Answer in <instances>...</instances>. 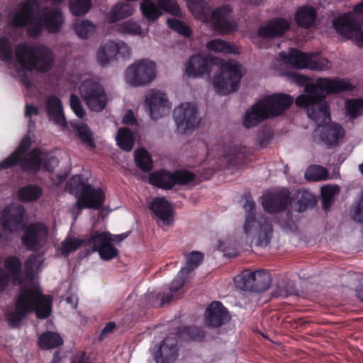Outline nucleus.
<instances>
[{
    "label": "nucleus",
    "mask_w": 363,
    "mask_h": 363,
    "mask_svg": "<svg viewBox=\"0 0 363 363\" xmlns=\"http://www.w3.org/2000/svg\"><path fill=\"white\" fill-rule=\"evenodd\" d=\"M352 89V84L346 79L318 78L314 84L306 86V93L298 96L295 102L296 106L306 108L308 117L321 126L330 121L325 96Z\"/></svg>",
    "instance_id": "obj_1"
},
{
    "label": "nucleus",
    "mask_w": 363,
    "mask_h": 363,
    "mask_svg": "<svg viewBox=\"0 0 363 363\" xmlns=\"http://www.w3.org/2000/svg\"><path fill=\"white\" fill-rule=\"evenodd\" d=\"M51 298L42 294L39 286L33 281L23 286L17 297L15 308L6 313L9 325L15 327L30 313L35 312L40 318H45L51 313Z\"/></svg>",
    "instance_id": "obj_2"
},
{
    "label": "nucleus",
    "mask_w": 363,
    "mask_h": 363,
    "mask_svg": "<svg viewBox=\"0 0 363 363\" xmlns=\"http://www.w3.org/2000/svg\"><path fill=\"white\" fill-rule=\"evenodd\" d=\"M188 8L197 19L210 23L219 33L228 34L237 29L238 25L233 17V7L225 4L211 10L205 0H190Z\"/></svg>",
    "instance_id": "obj_3"
},
{
    "label": "nucleus",
    "mask_w": 363,
    "mask_h": 363,
    "mask_svg": "<svg viewBox=\"0 0 363 363\" xmlns=\"http://www.w3.org/2000/svg\"><path fill=\"white\" fill-rule=\"evenodd\" d=\"M255 208V203L252 200H246L244 204L246 215L242 225L243 234L255 245L267 247L273 237L272 222L264 216H256Z\"/></svg>",
    "instance_id": "obj_4"
},
{
    "label": "nucleus",
    "mask_w": 363,
    "mask_h": 363,
    "mask_svg": "<svg viewBox=\"0 0 363 363\" xmlns=\"http://www.w3.org/2000/svg\"><path fill=\"white\" fill-rule=\"evenodd\" d=\"M15 56L19 66L27 71L47 72L55 64L52 51L43 45L19 44L16 47Z\"/></svg>",
    "instance_id": "obj_5"
},
{
    "label": "nucleus",
    "mask_w": 363,
    "mask_h": 363,
    "mask_svg": "<svg viewBox=\"0 0 363 363\" xmlns=\"http://www.w3.org/2000/svg\"><path fill=\"white\" fill-rule=\"evenodd\" d=\"M293 101L291 96L283 94L268 96L246 111L243 124L252 128L266 118L278 116L288 108Z\"/></svg>",
    "instance_id": "obj_6"
},
{
    "label": "nucleus",
    "mask_w": 363,
    "mask_h": 363,
    "mask_svg": "<svg viewBox=\"0 0 363 363\" xmlns=\"http://www.w3.org/2000/svg\"><path fill=\"white\" fill-rule=\"evenodd\" d=\"M220 73L213 80L216 91L222 95L237 91L240 79L245 72L242 66L234 60H220Z\"/></svg>",
    "instance_id": "obj_7"
},
{
    "label": "nucleus",
    "mask_w": 363,
    "mask_h": 363,
    "mask_svg": "<svg viewBox=\"0 0 363 363\" xmlns=\"http://www.w3.org/2000/svg\"><path fill=\"white\" fill-rule=\"evenodd\" d=\"M30 145V138H24L17 150L5 159L0 164L1 169H7L16 164L21 160V167L23 171L36 172L40 167L41 162L45 158V154L38 149L33 150L31 152L25 155Z\"/></svg>",
    "instance_id": "obj_8"
},
{
    "label": "nucleus",
    "mask_w": 363,
    "mask_h": 363,
    "mask_svg": "<svg viewBox=\"0 0 363 363\" xmlns=\"http://www.w3.org/2000/svg\"><path fill=\"white\" fill-rule=\"evenodd\" d=\"M128 236V233L112 235L108 232H94L91 235L87 243L93 251L99 252L102 259L110 260L118 255V250L113 244L121 242Z\"/></svg>",
    "instance_id": "obj_9"
},
{
    "label": "nucleus",
    "mask_w": 363,
    "mask_h": 363,
    "mask_svg": "<svg viewBox=\"0 0 363 363\" xmlns=\"http://www.w3.org/2000/svg\"><path fill=\"white\" fill-rule=\"evenodd\" d=\"M156 64L150 59L139 60L125 70V81L132 86H146L156 77Z\"/></svg>",
    "instance_id": "obj_10"
},
{
    "label": "nucleus",
    "mask_w": 363,
    "mask_h": 363,
    "mask_svg": "<svg viewBox=\"0 0 363 363\" xmlns=\"http://www.w3.org/2000/svg\"><path fill=\"white\" fill-rule=\"evenodd\" d=\"M80 96L92 111H102L108 102V96L104 87L96 81L88 79L84 80L79 87Z\"/></svg>",
    "instance_id": "obj_11"
},
{
    "label": "nucleus",
    "mask_w": 363,
    "mask_h": 363,
    "mask_svg": "<svg viewBox=\"0 0 363 363\" xmlns=\"http://www.w3.org/2000/svg\"><path fill=\"white\" fill-rule=\"evenodd\" d=\"M235 284L237 288L245 291L261 292L269 287L271 277L264 270H245L235 279Z\"/></svg>",
    "instance_id": "obj_12"
},
{
    "label": "nucleus",
    "mask_w": 363,
    "mask_h": 363,
    "mask_svg": "<svg viewBox=\"0 0 363 363\" xmlns=\"http://www.w3.org/2000/svg\"><path fill=\"white\" fill-rule=\"evenodd\" d=\"M38 20L40 26H30L28 28V33L31 36L38 35L42 26L50 33L60 32L62 28L65 18L60 9L45 7L39 12Z\"/></svg>",
    "instance_id": "obj_13"
},
{
    "label": "nucleus",
    "mask_w": 363,
    "mask_h": 363,
    "mask_svg": "<svg viewBox=\"0 0 363 363\" xmlns=\"http://www.w3.org/2000/svg\"><path fill=\"white\" fill-rule=\"evenodd\" d=\"M48 237V227L43 223H34L25 228L21 241L27 250L38 251L46 245Z\"/></svg>",
    "instance_id": "obj_14"
},
{
    "label": "nucleus",
    "mask_w": 363,
    "mask_h": 363,
    "mask_svg": "<svg viewBox=\"0 0 363 363\" xmlns=\"http://www.w3.org/2000/svg\"><path fill=\"white\" fill-rule=\"evenodd\" d=\"M195 175L189 171L169 173L160 171L150 175V183L163 189H171L175 184H185L194 180Z\"/></svg>",
    "instance_id": "obj_15"
},
{
    "label": "nucleus",
    "mask_w": 363,
    "mask_h": 363,
    "mask_svg": "<svg viewBox=\"0 0 363 363\" xmlns=\"http://www.w3.org/2000/svg\"><path fill=\"white\" fill-rule=\"evenodd\" d=\"M350 16L342 14L335 18L333 21V26L336 31L342 37L351 39L357 42L359 47L363 46V21L352 22Z\"/></svg>",
    "instance_id": "obj_16"
},
{
    "label": "nucleus",
    "mask_w": 363,
    "mask_h": 363,
    "mask_svg": "<svg viewBox=\"0 0 363 363\" xmlns=\"http://www.w3.org/2000/svg\"><path fill=\"white\" fill-rule=\"evenodd\" d=\"M174 118L177 128L182 133L196 127L200 122L196 104L190 102L182 103L174 110Z\"/></svg>",
    "instance_id": "obj_17"
},
{
    "label": "nucleus",
    "mask_w": 363,
    "mask_h": 363,
    "mask_svg": "<svg viewBox=\"0 0 363 363\" xmlns=\"http://www.w3.org/2000/svg\"><path fill=\"white\" fill-rule=\"evenodd\" d=\"M145 106L152 120H157L170 110L167 95L156 89L150 90L145 96Z\"/></svg>",
    "instance_id": "obj_18"
},
{
    "label": "nucleus",
    "mask_w": 363,
    "mask_h": 363,
    "mask_svg": "<svg viewBox=\"0 0 363 363\" xmlns=\"http://www.w3.org/2000/svg\"><path fill=\"white\" fill-rule=\"evenodd\" d=\"M25 210L20 204H11L2 211L0 223L5 230L16 232L24 226Z\"/></svg>",
    "instance_id": "obj_19"
},
{
    "label": "nucleus",
    "mask_w": 363,
    "mask_h": 363,
    "mask_svg": "<svg viewBox=\"0 0 363 363\" xmlns=\"http://www.w3.org/2000/svg\"><path fill=\"white\" fill-rule=\"evenodd\" d=\"M104 202V194L101 189L93 188L91 185H84L76 202L79 209L94 208L101 207Z\"/></svg>",
    "instance_id": "obj_20"
},
{
    "label": "nucleus",
    "mask_w": 363,
    "mask_h": 363,
    "mask_svg": "<svg viewBox=\"0 0 363 363\" xmlns=\"http://www.w3.org/2000/svg\"><path fill=\"white\" fill-rule=\"evenodd\" d=\"M37 8L38 2L35 0H26L21 3L18 10L9 16V24L18 28L26 26L33 21Z\"/></svg>",
    "instance_id": "obj_21"
},
{
    "label": "nucleus",
    "mask_w": 363,
    "mask_h": 363,
    "mask_svg": "<svg viewBox=\"0 0 363 363\" xmlns=\"http://www.w3.org/2000/svg\"><path fill=\"white\" fill-rule=\"evenodd\" d=\"M291 23L284 18H275L261 24L258 29V35L264 39L281 37L289 30Z\"/></svg>",
    "instance_id": "obj_22"
},
{
    "label": "nucleus",
    "mask_w": 363,
    "mask_h": 363,
    "mask_svg": "<svg viewBox=\"0 0 363 363\" xmlns=\"http://www.w3.org/2000/svg\"><path fill=\"white\" fill-rule=\"evenodd\" d=\"M289 202V194L283 191L277 193H267L262 196V206L269 213L282 211Z\"/></svg>",
    "instance_id": "obj_23"
},
{
    "label": "nucleus",
    "mask_w": 363,
    "mask_h": 363,
    "mask_svg": "<svg viewBox=\"0 0 363 363\" xmlns=\"http://www.w3.org/2000/svg\"><path fill=\"white\" fill-rule=\"evenodd\" d=\"M206 324L211 327H219L229 320L228 311L219 302H213L206 309Z\"/></svg>",
    "instance_id": "obj_24"
},
{
    "label": "nucleus",
    "mask_w": 363,
    "mask_h": 363,
    "mask_svg": "<svg viewBox=\"0 0 363 363\" xmlns=\"http://www.w3.org/2000/svg\"><path fill=\"white\" fill-rule=\"evenodd\" d=\"M177 340L167 337L162 345L153 350L154 358L157 363H169L174 361L177 356Z\"/></svg>",
    "instance_id": "obj_25"
},
{
    "label": "nucleus",
    "mask_w": 363,
    "mask_h": 363,
    "mask_svg": "<svg viewBox=\"0 0 363 363\" xmlns=\"http://www.w3.org/2000/svg\"><path fill=\"white\" fill-rule=\"evenodd\" d=\"M210 63L203 55H193L186 63L185 73L191 77H199L205 74H209Z\"/></svg>",
    "instance_id": "obj_26"
},
{
    "label": "nucleus",
    "mask_w": 363,
    "mask_h": 363,
    "mask_svg": "<svg viewBox=\"0 0 363 363\" xmlns=\"http://www.w3.org/2000/svg\"><path fill=\"white\" fill-rule=\"evenodd\" d=\"M45 109L50 121L61 127L66 126L61 101L55 96H49L45 101Z\"/></svg>",
    "instance_id": "obj_27"
},
{
    "label": "nucleus",
    "mask_w": 363,
    "mask_h": 363,
    "mask_svg": "<svg viewBox=\"0 0 363 363\" xmlns=\"http://www.w3.org/2000/svg\"><path fill=\"white\" fill-rule=\"evenodd\" d=\"M150 208L154 214L164 225L172 223V208L164 197L155 198L150 203Z\"/></svg>",
    "instance_id": "obj_28"
},
{
    "label": "nucleus",
    "mask_w": 363,
    "mask_h": 363,
    "mask_svg": "<svg viewBox=\"0 0 363 363\" xmlns=\"http://www.w3.org/2000/svg\"><path fill=\"white\" fill-rule=\"evenodd\" d=\"M311 54L302 52L296 49H291L289 54L279 53V57L284 63L289 64L295 68H308Z\"/></svg>",
    "instance_id": "obj_29"
},
{
    "label": "nucleus",
    "mask_w": 363,
    "mask_h": 363,
    "mask_svg": "<svg viewBox=\"0 0 363 363\" xmlns=\"http://www.w3.org/2000/svg\"><path fill=\"white\" fill-rule=\"evenodd\" d=\"M116 43L113 40H108L103 43L99 48L96 52V60L101 66L108 65L116 59Z\"/></svg>",
    "instance_id": "obj_30"
},
{
    "label": "nucleus",
    "mask_w": 363,
    "mask_h": 363,
    "mask_svg": "<svg viewBox=\"0 0 363 363\" xmlns=\"http://www.w3.org/2000/svg\"><path fill=\"white\" fill-rule=\"evenodd\" d=\"M134 12L133 5L128 2L116 4L108 15L110 22L113 23L132 16Z\"/></svg>",
    "instance_id": "obj_31"
},
{
    "label": "nucleus",
    "mask_w": 363,
    "mask_h": 363,
    "mask_svg": "<svg viewBox=\"0 0 363 363\" xmlns=\"http://www.w3.org/2000/svg\"><path fill=\"white\" fill-rule=\"evenodd\" d=\"M316 132L320 133V140L328 145L335 144L344 135L343 129L338 125H334L322 130H317Z\"/></svg>",
    "instance_id": "obj_32"
},
{
    "label": "nucleus",
    "mask_w": 363,
    "mask_h": 363,
    "mask_svg": "<svg viewBox=\"0 0 363 363\" xmlns=\"http://www.w3.org/2000/svg\"><path fill=\"white\" fill-rule=\"evenodd\" d=\"M316 12L310 6L301 7L296 11L295 21L296 23L303 28L311 26L315 20Z\"/></svg>",
    "instance_id": "obj_33"
},
{
    "label": "nucleus",
    "mask_w": 363,
    "mask_h": 363,
    "mask_svg": "<svg viewBox=\"0 0 363 363\" xmlns=\"http://www.w3.org/2000/svg\"><path fill=\"white\" fill-rule=\"evenodd\" d=\"M206 48L208 51L216 53L235 54L238 52L235 46L221 39H213L208 41Z\"/></svg>",
    "instance_id": "obj_34"
},
{
    "label": "nucleus",
    "mask_w": 363,
    "mask_h": 363,
    "mask_svg": "<svg viewBox=\"0 0 363 363\" xmlns=\"http://www.w3.org/2000/svg\"><path fill=\"white\" fill-rule=\"evenodd\" d=\"M117 144L125 151H130L134 144V136L133 133L127 128L119 129L116 135Z\"/></svg>",
    "instance_id": "obj_35"
},
{
    "label": "nucleus",
    "mask_w": 363,
    "mask_h": 363,
    "mask_svg": "<svg viewBox=\"0 0 363 363\" xmlns=\"http://www.w3.org/2000/svg\"><path fill=\"white\" fill-rule=\"evenodd\" d=\"M5 267L11 274L14 284L21 282V262L20 259L15 257L11 256L5 260Z\"/></svg>",
    "instance_id": "obj_36"
},
{
    "label": "nucleus",
    "mask_w": 363,
    "mask_h": 363,
    "mask_svg": "<svg viewBox=\"0 0 363 363\" xmlns=\"http://www.w3.org/2000/svg\"><path fill=\"white\" fill-rule=\"evenodd\" d=\"M43 261L44 258L42 254L31 255L25 263L26 275L33 278L34 274L40 272Z\"/></svg>",
    "instance_id": "obj_37"
},
{
    "label": "nucleus",
    "mask_w": 363,
    "mask_h": 363,
    "mask_svg": "<svg viewBox=\"0 0 363 363\" xmlns=\"http://www.w3.org/2000/svg\"><path fill=\"white\" fill-rule=\"evenodd\" d=\"M339 191L340 187L337 185H325L321 188L322 205L325 210L328 209L333 205L335 197Z\"/></svg>",
    "instance_id": "obj_38"
},
{
    "label": "nucleus",
    "mask_w": 363,
    "mask_h": 363,
    "mask_svg": "<svg viewBox=\"0 0 363 363\" xmlns=\"http://www.w3.org/2000/svg\"><path fill=\"white\" fill-rule=\"evenodd\" d=\"M116 30L123 35H142L143 30L140 26L132 20L117 24Z\"/></svg>",
    "instance_id": "obj_39"
},
{
    "label": "nucleus",
    "mask_w": 363,
    "mask_h": 363,
    "mask_svg": "<svg viewBox=\"0 0 363 363\" xmlns=\"http://www.w3.org/2000/svg\"><path fill=\"white\" fill-rule=\"evenodd\" d=\"M76 34L80 38H88L95 30V26L88 20H77L73 25Z\"/></svg>",
    "instance_id": "obj_40"
},
{
    "label": "nucleus",
    "mask_w": 363,
    "mask_h": 363,
    "mask_svg": "<svg viewBox=\"0 0 363 363\" xmlns=\"http://www.w3.org/2000/svg\"><path fill=\"white\" fill-rule=\"evenodd\" d=\"M203 255L199 251H193L186 256L185 266L182 267V273L189 274L203 261Z\"/></svg>",
    "instance_id": "obj_41"
},
{
    "label": "nucleus",
    "mask_w": 363,
    "mask_h": 363,
    "mask_svg": "<svg viewBox=\"0 0 363 363\" xmlns=\"http://www.w3.org/2000/svg\"><path fill=\"white\" fill-rule=\"evenodd\" d=\"M39 344L43 349L54 348L62 344V339L59 334L49 332L40 337Z\"/></svg>",
    "instance_id": "obj_42"
},
{
    "label": "nucleus",
    "mask_w": 363,
    "mask_h": 363,
    "mask_svg": "<svg viewBox=\"0 0 363 363\" xmlns=\"http://www.w3.org/2000/svg\"><path fill=\"white\" fill-rule=\"evenodd\" d=\"M91 6V0H69V11L75 16L86 14Z\"/></svg>",
    "instance_id": "obj_43"
},
{
    "label": "nucleus",
    "mask_w": 363,
    "mask_h": 363,
    "mask_svg": "<svg viewBox=\"0 0 363 363\" xmlns=\"http://www.w3.org/2000/svg\"><path fill=\"white\" fill-rule=\"evenodd\" d=\"M41 193V189L38 186L28 185L19 189L18 196L22 201H31L38 199Z\"/></svg>",
    "instance_id": "obj_44"
},
{
    "label": "nucleus",
    "mask_w": 363,
    "mask_h": 363,
    "mask_svg": "<svg viewBox=\"0 0 363 363\" xmlns=\"http://www.w3.org/2000/svg\"><path fill=\"white\" fill-rule=\"evenodd\" d=\"M305 177L308 181L325 180L328 178V172L321 166L312 165L306 169Z\"/></svg>",
    "instance_id": "obj_45"
},
{
    "label": "nucleus",
    "mask_w": 363,
    "mask_h": 363,
    "mask_svg": "<svg viewBox=\"0 0 363 363\" xmlns=\"http://www.w3.org/2000/svg\"><path fill=\"white\" fill-rule=\"evenodd\" d=\"M296 199L299 204V211H303L307 208L312 207L316 203L315 196L306 190L298 191L296 194Z\"/></svg>",
    "instance_id": "obj_46"
},
{
    "label": "nucleus",
    "mask_w": 363,
    "mask_h": 363,
    "mask_svg": "<svg viewBox=\"0 0 363 363\" xmlns=\"http://www.w3.org/2000/svg\"><path fill=\"white\" fill-rule=\"evenodd\" d=\"M135 160L137 165L143 171L147 172L152 169V160L148 152L143 149L135 151Z\"/></svg>",
    "instance_id": "obj_47"
},
{
    "label": "nucleus",
    "mask_w": 363,
    "mask_h": 363,
    "mask_svg": "<svg viewBox=\"0 0 363 363\" xmlns=\"http://www.w3.org/2000/svg\"><path fill=\"white\" fill-rule=\"evenodd\" d=\"M331 63L325 58L318 57L315 54H311L308 69L315 71H325L330 69Z\"/></svg>",
    "instance_id": "obj_48"
},
{
    "label": "nucleus",
    "mask_w": 363,
    "mask_h": 363,
    "mask_svg": "<svg viewBox=\"0 0 363 363\" xmlns=\"http://www.w3.org/2000/svg\"><path fill=\"white\" fill-rule=\"evenodd\" d=\"M13 53L11 43L6 37H0V61L11 62Z\"/></svg>",
    "instance_id": "obj_49"
},
{
    "label": "nucleus",
    "mask_w": 363,
    "mask_h": 363,
    "mask_svg": "<svg viewBox=\"0 0 363 363\" xmlns=\"http://www.w3.org/2000/svg\"><path fill=\"white\" fill-rule=\"evenodd\" d=\"M84 240L82 239L67 238L62 241L61 245V253L64 255H68L69 253L77 250Z\"/></svg>",
    "instance_id": "obj_50"
},
{
    "label": "nucleus",
    "mask_w": 363,
    "mask_h": 363,
    "mask_svg": "<svg viewBox=\"0 0 363 363\" xmlns=\"http://www.w3.org/2000/svg\"><path fill=\"white\" fill-rule=\"evenodd\" d=\"M345 107L348 114L352 118L361 115L363 111V100L351 99L345 102Z\"/></svg>",
    "instance_id": "obj_51"
},
{
    "label": "nucleus",
    "mask_w": 363,
    "mask_h": 363,
    "mask_svg": "<svg viewBox=\"0 0 363 363\" xmlns=\"http://www.w3.org/2000/svg\"><path fill=\"white\" fill-rule=\"evenodd\" d=\"M168 26L178 33L189 36L191 34L190 28L184 23L176 18H169L167 21Z\"/></svg>",
    "instance_id": "obj_52"
},
{
    "label": "nucleus",
    "mask_w": 363,
    "mask_h": 363,
    "mask_svg": "<svg viewBox=\"0 0 363 363\" xmlns=\"http://www.w3.org/2000/svg\"><path fill=\"white\" fill-rule=\"evenodd\" d=\"M70 106L74 113L80 118H83L86 112L83 108L79 97L75 94H72L69 98Z\"/></svg>",
    "instance_id": "obj_53"
},
{
    "label": "nucleus",
    "mask_w": 363,
    "mask_h": 363,
    "mask_svg": "<svg viewBox=\"0 0 363 363\" xmlns=\"http://www.w3.org/2000/svg\"><path fill=\"white\" fill-rule=\"evenodd\" d=\"M189 274L186 273H182V269L179 272L177 276L172 281L169 289L171 291H177L184 284V282Z\"/></svg>",
    "instance_id": "obj_54"
},
{
    "label": "nucleus",
    "mask_w": 363,
    "mask_h": 363,
    "mask_svg": "<svg viewBox=\"0 0 363 363\" xmlns=\"http://www.w3.org/2000/svg\"><path fill=\"white\" fill-rule=\"evenodd\" d=\"M78 137L88 145L91 144V133L86 125H81L77 127Z\"/></svg>",
    "instance_id": "obj_55"
},
{
    "label": "nucleus",
    "mask_w": 363,
    "mask_h": 363,
    "mask_svg": "<svg viewBox=\"0 0 363 363\" xmlns=\"http://www.w3.org/2000/svg\"><path fill=\"white\" fill-rule=\"evenodd\" d=\"M117 55L123 58H128L131 55V49L129 45L122 40L116 41Z\"/></svg>",
    "instance_id": "obj_56"
},
{
    "label": "nucleus",
    "mask_w": 363,
    "mask_h": 363,
    "mask_svg": "<svg viewBox=\"0 0 363 363\" xmlns=\"http://www.w3.org/2000/svg\"><path fill=\"white\" fill-rule=\"evenodd\" d=\"M345 14L351 16L352 22L363 21V1L354 7L352 13Z\"/></svg>",
    "instance_id": "obj_57"
},
{
    "label": "nucleus",
    "mask_w": 363,
    "mask_h": 363,
    "mask_svg": "<svg viewBox=\"0 0 363 363\" xmlns=\"http://www.w3.org/2000/svg\"><path fill=\"white\" fill-rule=\"evenodd\" d=\"M352 218L355 221L363 223V191L362 192L360 201L353 210Z\"/></svg>",
    "instance_id": "obj_58"
},
{
    "label": "nucleus",
    "mask_w": 363,
    "mask_h": 363,
    "mask_svg": "<svg viewBox=\"0 0 363 363\" xmlns=\"http://www.w3.org/2000/svg\"><path fill=\"white\" fill-rule=\"evenodd\" d=\"M58 160L55 157H50L47 161H45L44 167L48 172H52L58 165Z\"/></svg>",
    "instance_id": "obj_59"
},
{
    "label": "nucleus",
    "mask_w": 363,
    "mask_h": 363,
    "mask_svg": "<svg viewBox=\"0 0 363 363\" xmlns=\"http://www.w3.org/2000/svg\"><path fill=\"white\" fill-rule=\"evenodd\" d=\"M116 328V324L113 322L108 323L101 331L99 339L102 340L104 337L113 333Z\"/></svg>",
    "instance_id": "obj_60"
},
{
    "label": "nucleus",
    "mask_w": 363,
    "mask_h": 363,
    "mask_svg": "<svg viewBox=\"0 0 363 363\" xmlns=\"http://www.w3.org/2000/svg\"><path fill=\"white\" fill-rule=\"evenodd\" d=\"M9 281V277L4 270L0 268V292H1L6 286Z\"/></svg>",
    "instance_id": "obj_61"
},
{
    "label": "nucleus",
    "mask_w": 363,
    "mask_h": 363,
    "mask_svg": "<svg viewBox=\"0 0 363 363\" xmlns=\"http://www.w3.org/2000/svg\"><path fill=\"white\" fill-rule=\"evenodd\" d=\"M38 114V108L32 105L26 104L25 116L26 117H31L32 116H36Z\"/></svg>",
    "instance_id": "obj_62"
},
{
    "label": "nucleus",
    "mask_w": 363,
    "mask_h": 363,
    "mask_svg": "<svg viewBox=\"0 0 363 363\" xmlns=\"http://www.w3.org/2000/svg\"><path fill=\"white\" fill-rule=\"evenodd\" d=\"M123 123L125 124H133L135 122V118L131 111H128L123 118Z\"/></svg>",
    "instance_id": "obj_63"
},
{
    "label": "nucleus",
    "mask_w": 363,
    "mask_h": 363,
    "mask_svg": "<svg viewBox=\"0 0 363 363\" xmlns=\"http://www.w3.org/2000/svg\"><path fill=\"white\" fill-rule=\"evenodd\" d=\"M70 185L78 188L79 185H83L82 177L80 175H75L72 178Z\"/></svg>",
    "instance_id": "obj_64"
}]
</instances>
